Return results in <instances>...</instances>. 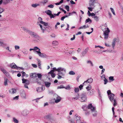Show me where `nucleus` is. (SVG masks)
Here are the masks:
<instances>
[{
	"mask_svg": "<svg viewBox=\"0 0 123 123\" xmlns=\"http://www.w3.org/2000/svg\"><path fill=\"white\" fill-rule=\"evenodd\" d=\"M0 69L2 72L6 75H7V74H8V73L6 72V70L4 68H0Z\"/></svg>",
	"mask_w": 123,
	"mask_h": 123,
	"instance_id": "16",
	"label": "nucleus"
},
{
	"mask_svg": "<svg viewBox=\"0 0 123 123\" xmlns=\"http://www.w3.org/2000/svg\"><path fill=\"white\" fill-rule=\"evenodd\" d=\"M55 95L56 98V99L55 100V102L56 103H57L60 101L61 100V98L60 96H58L57 95Z\"/></svg>",
	"mask_w": 123,
	"mask_h": 123,
	"instance_id": "10",
	"label": "nucleus"
},
{
	"mask_svg": "<svg viewBox=\"0 0 123 123\" xmlns=\"http://www.w3.org/2000/svg\"><path fill=\"white\" fill-rule=\"evenodd\" d=\"M57 70V71L59 72L57 74L58 79L63 78L66 73V70L65 68L60 67L58 68V69Z\"/></svg>",
	"mask_w": 123,
	"mask_h": 123,
	"instance_id": "1",
	"label": "nucleus"
},
{
	"mask_svg": "<svg viewBox=\"0 0 123 123\" xmlns=\"http://www.w3.org/2000/svg\"><path fill=\"white\" fill-rule=\"evenodd\" d=\"M29 111L27 109H25L23 110L22 112V115L24 116H26L29 113Z\"/></svg>",
	"mask_w": 123,
	"mask_h": 123,
	"instance_id": "8",
	"label": "nucleus"
},
{
	"mask_svg": "<svg viewBox=\"0 0 123 123\" xmlns=\"http://www.w3.org/2000/svg\"><path fill=\"white\" fill-rule=\"evenodd\" d=\"M30 76L31 77L33 78V77H37L36 74L35 73H31L30 74Z\"/></svg>",
	"mask_w": 123,
	"mask_h": 123,
	"instance_id": "28",
	"label": "nucleus"
},
{
	"mask_svg": "<svg viewBox=\"0 0 123 123\" xmlns=\"http://www.w3.org/2000/svg\"><path fill=\"white\" fill-rule=\"evenodd\" d=\"M75 89L74 90L75 92H78L79 90V88H75Z\"/></svg>",
	"mask_w": 123,
	"mask_h": 123,
	"instance_id": "55",
	"label": "nucleus"
},
{
	"mask_svg": "<svg viewBox=\"0 0 123 123\" xmlns=\"http://www.w3.org/2000/svg\"><path fill=\"white\" fill-rule=\"evenodd\" d=\"M10 67L11 68H16L17 69H21L22 70L24 69L22 68L19 67H18L14 63H13L11 64Z\"/></svg>",
	"mask_w": 123,
	"mask_h": 123,
	"instance_id": "7",
	"label": "nucleus"
},
{
	"mask_svg": "<svg viewBox=\"0 0 123 123\" xmlns=\"http://www.w3.org/2000/svg\"><path fill=\"white\" fill-rule=\"evenodd\" d=\"M22 29L24 31H25V32L28 33L29 34L30 32L31 31L25 27H23Z\"/></svg>",
	"mask_w": 123,
	"mask_h": 123,
	"instance_id": "20",
	"label": "nucleus"
},
{
	"mask_svg": "<svg viewBox=\"0 0 123 123\" xmlns=\"http://www.w3.org/2000/svg\"><path fill=\"white\" fill-rule=\"evenodd\" d=\"M54 70H52L50 71L48 73V76H47V77H49L50 74L51 75V76L52 78H54V77L55 76V74L54 73Z\"/></svg>",
	"mask_w": 123,
	"mask_h": 123,
	"instance_id": "9",
	"label": "nucleus"
},
{
	"mask_svg": "<svg viewBox=\"0 0 123 123\" xmlns=\"http://www.w3.org/2000/svg\"><path fill=\"white\" fill-rule=\"evenodd\" d=\"M69 74L70 75H74L75 74V73L73 71H71L69 72Z\"/></svg>",
	"mask_w": 123,
	"mask_h": 123,
	"instance_id": "46",
	"label": "nucleus"
},
{
	"mask_svg": "<svg viewBox=\"0 0 123 123\" xmlns=\"http://www.w3.org/2000/svg\"><path fill=\"white\" fill-rule=\"evenodd\" d=\"M83 26H84V29L86 28L89 27V26L87 25H85Z\"/></svg>",
	"mask_w": 123,
	"mask_h": 123,
	"instance_id": "63",
	"label": "nucleus"
},
{
	"mask_svg": "<svg viewBox=\"0 0 123 123\" xmlns=\"http://www.w3.org/2000/svg\"><path fill=\"white\" fill-rule=\"evenodd\" d=\"M16 90L14 88H12L9 90V92L12 94L15 93L16 92Z\"/></svg>",
	"mask_w": 123,
	"mask_h": 123,
	"instance_id": "19",
	"label": "nucleus"
},
{
	"mask_svg": "<svg viewBox=\"0 0 123 123\" xmlns=\"http://www.w3.org/2000/svg\"><path fill=\"white\" fill-rule=\"evenodd\" d=\"M36 75L38 77V78L40 79H41L42 77V75L40 74H36Z\"/></svg>",
	"mask_w": 123,
	"mask_h": 123,
	"instance_id": "43",
	"label": "nucleus"
},
{
	"mask_svg": "<svg viewBox=\"0 0 123 123\" xmlns=\"http://www.w3.org/2000/svg\"><path fill=\"white\" fill-rule=\"evenodd\" d=\"M22 93H21V95L23 98H25L26 97V95L25 92L24 91H22Z\"/></svg>",
	"mask_w": 123,
	"mask_h": 123,
	"instance_id": "25",
	"label": "nucleus"
},
{
	"mask_svg": "<svg viewBox=\"0 0 123 123\" xmlns=\"http://www.w3.org/2000/svg\"><path fill=\"white\" fill-rule=\"evenodd\" d=\"M13 121L16 123H18V120L14 117L13 118Z\"/></svg>",
	"mask_w": 123,
	"mask_h": 123,
	"instance_id": "49",
	"label": "nucleus"
},
{
	"mask_svg": "<svg viewBox=\"0 0 123 123\" xmlns=\"http://www.w3.org/2000/svg\"><path fill=\"white\" fill-rule=\"evenodd\" d=\"M45 12L48 15H50L52 14L51 11L49 10H48L45 11Z\"/></svg>",
	"mask_w": 123,
	"mask_h": 123,
	"instance_id": "27",
	"label": "nucleus"
},
{
	"mask_svg": "<svg viewBox=\"0 0 123 123\" xmlns=\"http://www.w3.org/2000/svg\"><path fill=\"white\" fill-rule=\"evenodd\" d=\"M109 79L111 80V81H113L114 80V77L113 76H110L109 78Z\"/></svg>",
	"mask_w": 123,
	"mask_h": 123,
	"instance_id": "47",
	"label": "nucleus"
},
{
	"mask_svg": "<svg viewBox=\"0 0 123 123\" xmlns=\"http://www.w3.org/2000/svg\"><path fill=\"white\" fill-rule=\"evenodd\" d=\"M108 34H104V35L105 36L104 37V39H107L108 37Z\"/></svg>",
	"mask_w": 123,
	"mask_h": 123,
	"instance_id": "44",
	"label": "nucleus"
},
{
	"mask_svg": "<svg viewBox=\"0 0 123 123\" xmlns=\"http://www.w3.org/2000/svg\"><path fill=\"white\" fill-rule=\"evenodd\" d=\"M39 23L42 24L43 25L42 26H47L48 25V24L47 23L44 22L42 21H39Z\"/></svg>",
	"mask_w": 123,
	"mask_h": 123,
	"instance_id": "17",
	"label": "nucleus"
},
{
	"mask_svg": "<svg viewBox=\"0 0 123 123\" xmlns=\"http://www.w3.org/2000/svg\"><path fill=\"white\" fill-rule=\"evenodd\" d=\"M14 48L15 50H18L20 49V46L18 45H15L14 46Z\"/></svg>",
	"mask_w": 123,
	"mask_h": 123,
	"instance_id": "37",
	"label": "nucleus"
},
{
	"mask_svg": "<svg viewBox=\"0 0 123 123\" xmlns=\"http://www.w3.org/2000/svg\"><path fill=\"white\" fill-rule=\"evenodd\" d=\"M96 0H90L89 1V4L91 6H93L94 5V3H95V1Z\"/></svg>",
	"mask_w": 123,
	"mask_h": 123,
	"instance_id": "13",
	"label": "nucleus"
},
{
	"mask_svg": "<svg viewBox=\"0 0 123 123\" xmlns=\"http://www.w3.org/2000/svg\"><path fill=\"white\" fill-rule=\"evenodd\" d=\"M65 7L67 11H69V6H68L67 5V6H65Z\"/></svg>",
	"mask_w": 123,
	"mask_h": 123,
	"instance_id": "53",
	"label": "nucleus"
},
{
	"mask_svg": "<svg viewBox=\"0 0 123 123\" xmlns=\"http://www.w3.org/2000/svg\"><path fill=\"white\" fill-rule=\"evenodd\" d=\"M91 86L90 85H89L86 87V88L88 91L90 90L91 89Z\"/></svg>",
	"mask_w": 123,
	"mask_h": 123,
	"instance_id": "35",
	"label": "nucleus"
},
{
	"mask_svg": "<svg viewBox=\"0 0 123 123\" xmlns=\"http://www.w3.org/2000/svg\"><path fill=\"white\" fill-rule=\"evenodd\" d=\"M48 6V7H49L50 8H53L54 7V6L52 4H50V5H49Z\"/></svg>",
	"mask_w": 123,
	"mask_h": 123,
	"instance_id": "59",
	"label": "nucleus"
},
{
	"mask_svg": "<svg viewBox=\"0 0 123 123\" xmlns=\"http://www.w3.org/2000/svg\"><path fill=\"white\" fill-rule=\"evenodd\" d=\"M64 88H65L66 89H70V86L69 85H68L66 87H64Z\"/></svg>",
	"mask_w": 123,
	"mask_h": 123,
	"instance_id": "61",
	"label": "nucleus"
},
{
	"mask_svg": "<svg viewBox=\"0 0 123 123\" xmlns=\"http://www.w3.org/2000/svg\"><path fill=\"white\" fill-rule=\"evenodd\" d=\"M80 100L81 102L86 101L87 99V97L86 94H82L80 96Z\"/></svg>",
	"mask_w": 123,
	"mask_h": 123,
	"instance_id": "5",
	"label": "nucleus"
},
{
	"mask_svg": "<svg viewBox=\"0 0 123 123\" xmlns=\"http://www.w3.org/2000/svg\"><path fill=\"white\" fill-rule=\"evenodd\" d=\"M64 88V87L62 85H60V86H58L57 87V89L63 88Z\"/></svg>",
	"mask_w": 123,
	"mask_h": 123,
	"instance_id": "50",
	"label": "nucleus"
},
{
	"mask_svg": "<svg viewBox=\"0 0 123 123\" xmlns=\"http://www.w3.org/2000/svg\"><path fill=\"white\" fill-rule=\"evenodd\" d=\"M120 59L121 61H123V53L122 54Z\"/></svg>",
	"mask_w": 123,
	"mask_h": 123,
	"instance_id": "64",
	"label": "nucleus"
},
{
	"mask_svg": "<svg viewBox=\"0 0 123 123\" xmlns=\"http://www.w3.org/2000/svg\"><path fill=\"white\" fill-rule=\"evenodd\" d=\"M93 79L91 78H90L87 80L86 81L88 83H92L93 81Z\"/></svg>",
	"mask_w": 123,
	"mask_h": 123,
	"instance_id": "33",
	"label": "nucleus"
},
{
	"mask_svg": "<svg viewBox=\"0 0 123 123\" xmlns=\"http://www.w3.org/2000/svg\"><path fill=\"white\" fill-rule=\"evenodd\" d=\"M117 40L116 38H114L113 40V42L112 43V46L113 48H114L116 42Z\"/></svg>",
	"mask_w": 123,
	"mask_h": 123,
	"instance_id": "18",
	"label": "nucleus"
},
{
	"mask_svg": "<svg viewBox=\"0 0 123 123\" xmlns=\"http://www.w3.org/2000/svg\"><path fill=\"white\" fill-rule=\"evenodd\" d=\"M87 108L91 109L93 116L95 117L97 116V112L96 110V108L93 106L92 104H89Z\"/></svg>",
	"mask_w": 123,
	"mask_h": 123,
	"instance_id": "3",
	"label": "nucleus"
},
{
	"mask_svg": "<svg viewBox=\"0 0 123 123\" xmlns=\"http://www.w3.org/2000/svg\"><path fill=\"white\" fill-rule=\"evenodd\" d=\"M8 80L7 78H4V84L5 86H6L7 85V82L8 81Z\"/></svg>",
	"mask_w": 123,
	"mask_h": 123,
	"instance_id": "21",
	"label": "nucleus"
},
{
	"mask_svg": "<svg viewBox=\"0 0 123 123\" xmlns=\"http://www.w3.org/2000/svg\"><path fill=\"white\" fill-rule=\"evenodd\" d=\"M4 45V43L0 39V46H3Z\"/></svg>",
	"mask_w": 123,
	"mask_h": 123,
	"instance_id": "48",
	"label": "nucleus"
},
{
	"mask_svg": "<svg viewBox=\"0 0 123 123\" xmlns=\"http://www.w3.org/2000/svg\"><path fill=\"white\" fill-rule=\"evenodd\" d=\"M75 35H73V37L71 38L70 40L71 41H73V40H74L75 39Z\"/></svg>",
	"mask_w": 123,
	"mask_h": 123,
	"instance_id": "60",
	"label": "nucleus"
},
{
	"mask_svg": "<svg viewBox=\"0 0 123 123\" xmlns=\"http://www.w3.org/2000/svg\"><path fill=\"white\" fill-rule=\"evenodd\" d=\"M38 67L39 68L41 69V61L39 60H38Z\"/></svg>",
	"mask_w": 123,
	"mask_h": 123,
	"instance_id": "38",
	"label": "nucleus"
},
{
	"mask_svg": "<svg viewBox=\"0 0 123 123\" xmlns=\"http://www.w3.org/2000/svg\"><path fill=\"white\" fill-rule=\"evenodd\" d=\"M89 49L87 48L85 49L81 53L82 55V56L83 57L85 56L86 54H87L88 50Z\"/></svg>",
	"mask_w": 123,
	"mask_h": 123,
	"instance_id": "11",
	"label": "nucleus"
},
{
	"mask_svg": "<svg viewBox=\"0 0 123 123\" xmlns=\"http://www.w3.org/2000/svg\"><path fill=\"white\" fill-rule=\"evenodd\" d=\"M89 5L90 6V7H88V8L89 10L90 11H92V9H93V8L94 7V5L93 6H91L90 5Z\"/></svg>",
	"mask_w": 123,
	"mask_h": 123,
	"instance_id": "30",
	"label": "nucleus"
},
{
	"mask_svg": "<svg viewBox=\"0 0 123 123\" xmlns=\"http://www.w3.org/2000/svg\"><path fill=\"white\" fill-rule=\"evenodd\" d=\"M37 52L39 56L41 58H48L49 57V56L44 53H41L40 51H37Z\"/></svg>",
	"mask_w": 123,
	"mask_h": 123,
	"instance_id": "6",
	"label": "nucleus"
},
{
	"mask_svg": "<svg viewBox=\"0 0 123 123\" xmlns=\"http://www.w3.org/2000/svg\"><path fill=\"white\" fill-rule=\"evenodd\" d=\"M87 63L88 64H91V66H93V64L92 63V62L91 61L88 60L87 61Z\"/></svg>",
	"mask_w": 123,
	"mask_h": 123,
	"instance_id": "40",
	"label": "nucleus"
},
{
	"mask_svg": "<svg viewBox=\"0 0 123 123\" xmlns=\"http://www.w3.org/2000/svg\"><path fill=\"white\" fill-rule=\"evenodd\" d=\"M84 86L82 84L80 85L79 86V87L80 90H81L82 89V87L83 86Z\"/></svg>",
	"mask_w": 123,
	"mask_h": 123,
	"instance_id": "56",
	"label": "nucleus"
},
{
	"mask_svg": "<svg viewBox=\"0 0 123 123\" xmlns=\"http://www.w3.org/2000/svg\"><path fill=\"white\" fill-rule=\"evenodd\" d=\"M44 84L45 86L47 87H49L51 84L50 82H44Z\"/></svg>",
	"mask_w": 123,
	"mask_h": 123,
	"instance_id": "14",
	"label": "nucleus"
},
{
	"mask_svg": "<svg viewBox=\"0 0 123 123\" xmlns=\"http://www.w3.org/2000/svg\"><path fill=\"white\" fill-rule=\"evenodd\" d=\"M79 98V94H78L76 95L75 97L72 98V99L73 100H75L78 99Z\"/></svg>",
	"mask_w": 123,
	"mask_h": 123,
	"instance_id": "15",
	"label": "nucleus"
},
{
	"mask_svg": "<svg viewBox=\"0 0 123 123\" xmlns=\"http://www.w3.org/2000/svg\"><path fill=\"white\" fill-rule=\"evenodd\" d=\"M3 4L5 5H6L10 3V1H9V0H3Z\"/></svg>",
	"mask_w": 123,
	"mask_h": 123,
	"instance_id": "31",
	"label": "nucleus"
},
{
	"mask_svg": "<svg viewBox=\"0 0 123 123\" xmlns=\"http://www.w3.org/2000/svg\"><path fill=\"white\" fill-rule=\"evenodd\" d=\"M80 117H77V120L76 121V123H81V120H80Z\"/></svg>",
	"mask_w": 123,
	"mask_h": 123,
	"instance_id": "29",
	"label": "nucleus"
},
{
	"mask_svg": "<svg viewBox=\"0 0 123 123\" xmlns=\"http://www.w3.org/2000/svg\"><path fill=\"white\" fill-rule=\"evenodd\" d=\"M110 9L112 12L113 14L114 15H115L116 14L115 12V11H114V9L112 8H111V7L110 8Z\"/></svg>",
	"mask_w": 123,
	"mask_h": 123,
	"instance_id": "41",
	"label": "nucleus"
},
{
	"mask_svg": "<svg viewBox=\"0 0 123 123\" xmlns=\"http://www.w3.org/2000/svg\"><path fill=\"white\" fill-rule=\"evenodd\" d=\"M4 9L3 8L0 7V14L2 13L4 11Z\"/></svg>",
	"mask_w": 123,
	"mask_h": 123,
	"instance_id": "51",
	"label": "nucleus"
},
{
	"mask_svg": "<svg viewBox=\"0 0 123 123\" xmlns=\"http://www.w3.org/2000/svg\"><path fill=\"white\" fill-rule=\"evenodd\" d=\"M88 82L87 81H85L83 83V84L84 85H85L86 86H89V84H88Z\"/></svg>",
	"mask_w": 123,
	"mask_h": 123,
	"instance_id": "45",
	"label": "nucleus"
},
{
	"mask_svg": "<svg viewBox=\"0 0 123 123\" xmlns=\"http://www.w3.org/2000/svg\"><path fill=\"white\" fill-rule=\"evenodd\" d=\"M101 79L102 80L103 79H105V78H106L105 77V74L102 75L101 76Z\"/></svg>",
	"mask_w": 123,
	"mask_h": 123,
	"instance_id": "58",
	"label": "nucleus"
},
{
	"mask_svg": "<svg viewBox=\"0 0 123 123\" xmlns=\"http://www.w3.org/2000/svg\"><path fill=\"white\" fill-rule=\"evenodd\" d=\"M52 44H54V45H57L58 44V42L56 41H53L52 42Z\"/></svg>",
	"mask_w": 123,
	"mask_h": 123,
	"instance_id": "39",
	"label": "nucleus"
},
{
	"mask_svg": "<svg viewBox=\"0 0 123 123\" xmlns=\"http://www.w3.org/2000/svg\"><path fill=\"white\" fill-rule=\"evenodd\" d=\"M18 96H16L15 97L13 98V99L14 100H17L18 98Z\"/></svg>",
	"mask_w": 123,
	"mask_h": 123,
	"instance_id": "57",
	"label": "nucleus"
},
{
	"mask_svg": "<svg viewBox=\"0 0 123 123\" xmlns=\"http://www.w3.org/2000/svg\"><path fill=\"white\" fill-rule=\"evenodd\" d=\"M92 20L89 18L86 19L85 21V23L86 24L87 22H89V23H91L92 22Z\"/></svg>",
	"mask_w": 123,
	"mask_h": 123,
	"instance_id": "34",
	"label": "nucleus"
},
{
	"mask_svg": "<svg viewBox=\"0 0 123 123\" xmlns=\"http://www.w3.org/2000/svg\"><path fill=\"white\" fill-rule=\"evenodd\" d=\"M92 18H93L94 19L97 21H98L99 20L98 17L96 15L94 17H93Z\"/></svg>",
	"mask_w": 123,
	"mask_h": 123,
	"instance_id": "36",
	"label": "nucleus"
},
{
	"mask_svg": "<svg viewBox=\"0 0 123 123\" xmlns=\"http://www.w3.org/2000/svg\"><path fill=\"white\" fill-rule=\"evenodd\" d=\"M36 91L38 92H40L42 91V89L40 87H37V88Z\"/></svg>",
	"mask_w": 123,
	"mask_h": 123,
	"instance_id": "42",
	"label": "nucleus"
},
{
	"mask_svg": "<svg viewBox=\"0 0 123 123\" xmlns=\"http://www.w3.org/2000/svg\"><path fill=\"white\" fill-rule=\"evenodd\" d=\"M29 34L32 37L36 38L37 39L36 42H38L41 39L40 37L36 33L32 31H31Z\"/></svg>",
	"mask_w": 123,
	"mask_h": 123,
	"instance_id": "4",
	"label": "nucleus"
},
{
	"mask_svg": "<svg viewBox=\"0 0 123 123\" xmlns=\"http://www.w3.org/2000/svg\"><path fill=\"white\" fill-rule=\"evenodd\" d=\"M34 50H36L35 51L37 52V51H40V49L37 46L34 47H33Z\"/></svg>",
	"mask_w": 123,
	"mask_h": 123,
	"instance_id": "26",
	"label": "nucleus"
},
{
	"mask_svg": "<svg viewBox=\"0 0 123 123\" xmlns=\"http://www.w3.org/2000/svg\"><path fill=\"white\" fill-rule=\"evenodd\" d=\"M25 84H27V85H28L29 84V81L28 80H27L26 81V82L25 83Z\"/></svg>",
	"mask_w": 123,
	"mask_h": 123,
	"instance_id": "62",
	"label": "nucleus"
},
{
	"mask_svg": "<svg viewBox=\"0 0 123 123\" xmlns=\"http://www.w3.org/2000/svg\"><path fill=\"white\" fill-rule=\"evenodd\" d=\"M107 93L108 96V98L111 102H112L114 101L113 105L115 106L117 105V101L116 99H114V97L115 96L113 93H112L111 90H109L107 91Z\"/></svg>",
	"mask_w": 123,
	"mask_h": 123,
	"instance_id": "2",
	"label": "nucleus"
},
{
	"mask_svg": "<svg viewBox=\"0 0 123 123\" xmlns=\"http://www.w3.org/2000/svg\"><path fill=\"white\" fill-rule=\"evenodd\" d=\"M87 94L89 95H92L93 94V91L92 90L89 91L87 92Z\"/></svg>",
	"mask_w": 123,
	"mask_h": 123,
	"instance_id": "23",
	"label": "nucleus"
},
{
	"mask_svg": "<svg viewBox=\"0 0 123 123\" xmlns=\"http://www.w3.org/2000/svg\"><path fill=\"white\" fill-rule=\"evenodd\" d=\"M45 118L47 119L48 120H51V119L50 116L49 115H48L46 116L45 117Z\"/></svg>",
	"mask_w": 123,
	"mask_h": 123,
	"instance_id": "32",
	"label": "nucleus"
},
{
	"mask_svg": "<svg viewBox=\"0 0 123 123\" xmlns=\"http://www.w3.org/2000/svg\"><path fill=\"white\" fill-rule=\"evenodd\" d=\"M110 31L109 29L108 28H107L106 29V30H105V31H104V34H109V33L110 32Z\"/></svg>",
	"mask_w": 123,
	"mask_h": 123,
	"instance_id": "24",
	"label": "nucleus"
},
{
	"mask_svg": "<svg viewBox=\"0 0 123 123\" xmlns=\"http://www.w3.org/2000/svg\"><path fill=\"white\" fill-rule=\"evenodd\" d=\"M48 2V1L47 0H44L43 2H40L41 3H42L44 5L46 3Z\"/></svg>",
	"mask_w": 123,
	"mask_h": 123,
	"instance_id": "52",
	"label": "nucleus"
},
{
	"mask_svg": "<svg viewBox=\"0 0 123 123\" xmlns=\"http://www.w3.org/2000/svg\"><path fill=\"white\" fill-rule=\"evenodd\" d=\"M40 5L39 4L37 3L33 4L31 5V6L34 8H36L37 6H39Z\"/></svg>",
	"mask_w": 123,
	"mask_h": 123,
	"instance_id": "22",
	"label": "nucleus"
},
{
	"mask_svg": "<svg viewBox=\"0 0 123 123\" xmlns=\"http://www.w3.org/2000/svg\"><path fill=\"white\" fill-rule=\"evenodd\" d=\"M103 80L104 82V84L105 85L108 82V80L106 78L104 79Z\"/></svg>",
	"mask_w": 123,
	"mask_h": 123,
	"instance_id": "54",
	"label": "nucleus"
},
{
	"mask_svg": "<svg viewBox=\"0 0 123 123\" xmlns=\"http://www.w3.org/2000/svg\"><path fill=\"white\" fill-rule=\"evenodd\" d=\"M38 24L40 25L41 29L43 31V32L44 33V31L46 30V26H42V25L40 24Z\"/></svg>",
	"mask_w": 123,
	"mask_h": 123,
	"instance_id": "12",
	"label": "nucleus"
}]
</instances>
